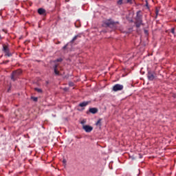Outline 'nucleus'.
Masks as SVG:
<instances>
[{
    "label": "nucleus",
    "instance_id": "1",
    "mask_svg": "<svg viewBox=\"0 0 176 176\" xmlns=\"http://www.w3.org/2000/svg\"><path fill=\"white\" fill-rule=\"evenodd\" d=\"M21 74H23V71H21L20 69L14 71L11 75L12 80L14 82V80H16V79H17V78L21 75Z\"/></svg>",
    "mask_w": 176,
    "mask_h": 176
},
{
    "label": "nucleus",
    "instance_id": "2",
    "mask_svg": "<svg viewBox=\"0 0 176 176\" xmlns=\"http://www.w3.org/2000/svg\"><path fill=\"white\" fill-rule=\"evenodd\" d=\"M3 52H4L5 56H7V57H12V53H10V50H9V47H8V45H3Z\"/></svg>",
    "mask_w": 176,
    "mask_h": 176
},
{
    "label": "nucleus",
    "instance_id": "3",
    "mask_svg": "<svg viewBox=\"0 0 176 176\" xmlns=\"http://www.w3.org/2000/svg\"><path fill=\"white\" fill-rule=\"evenodd\" d=\"M147 78L151 81L154 80L155 78H156V74H155L154 72L148 70L147 73Z\"/></svg>",
    "mask_w": 176,
    "mask_h": 176
},
{
    "label": "nucleus",
    "instance_id": "4",
    "mask_svg": "<svg viewBox=\"0 0 176 176\" xmlns=\"http://www.w3.org/2000/svg\"><path fill=\"white\" fill-rule=\"evenodd\" d=\"M123 88H124L123 85L116 84L113 87L112 90H113V91H121V90H123Z\"/></svg>",
    "mask_w": 176,
    "mask_h": 176
},
{
    "label": "nucleus",
    "instance_id": "5",
    "mask_svg": "<svg viewBox=\"0 0 176 176\" xmlns=\"http://www.w3.org/2000/svg\"><path fill=\"white\" fill-rule=\"evenodd\" d=\"M135 21H138V23H142V15L141 14V11L137 12Z\"/></svg>",
    "mask_w": 176,
    "mask_h": 176
},
{
    "label": "nucleus",
    "instance_id": "6",
    "mask_svg": "<svg viewBox=\"0 0 176 176\" xmlns=\"http://www.w3.org/2000/svg\"><path fill=\"white\" fill-rule=\"evenodd\" d=\"M82 129L85 130L86 133H91V131H93V127L89 125H83Z\"/></svg>",
    "mask_w": 176,
    "mask_h": 176
},
{
    "label": "nucleus",
    "instance_id": "7",
    "mask_svg": "<svg viewBox=\"0 0 176 176\" xmlns=\"http://www.w3.org/2000/svg\"><path fill=\"white\" fill-rule=\"evenodd\" d=\"M79 38H82V34H78L74 36L72 39V41H70L71 45H72L73 43H75V41H76V39H79Z\"/></svg>",
    "mask_w": 176,
    "mask_h": 176
},
{
    "label": "nucleus",
    "instance_id": "8",
    "mask_svg": "<svg viewBox=\"0 0 176 176\" xmlns=\"http://www.w3.org/2000/svg\"><path fill=\"white\" fill-rule=\"evenodd\" d=\"M105 25H107V27H115V25L116 24V23L111 21H106L104 23Z\"/></svg>",
    "mask_w": 176,
    "mask_h": 176
},
{
    "label": "nucleus",
    "instance_id": "9",
    "mask_svg": "<svg viewBox=\"0 0 176 176\" xmlns=\"http://www.w3.org/2000/svg\"><path fill=\"white\" fill-rule=\"evenodd\" d=\"M89 111L90 112V113H93V115L97 113V112H98V109L96 108V107H93V108H89Z\"/></svg>",
    "mask_w": 176,
    "mask_h": 176
},
{
    "label": "nucleus",
    "instance_id": "10",
    "mask_svg": "<svg viewBox=\"0 0 176 176\" xmlns=\"http://www.w3.org/2000/svg\"><path fill=\"white\" fill-rule=\"evenodd\" d=\"M58 65L56 64L54 66V74L55 75H60V72H58Z\"/></svg>",
    "mask_w": 176,
    "mask_h": 176
},
{
    "label": "nucleus",
    "instance_id": "11",
    "mask_svg": "<svg viewBox=\"0 0 176 176\" xmlns=\"http://www.w3.org/2000/svg\"><path fill=\"white\" fill-rule=\"evenodd\" d=\"M38 14H45L46 13V10H45L43 8H39L38 10Z\"/></svg>",
    "mask_w": 176,
    "mask_h": 176
},
{
    "label": "nucleus",
    "instance_id": "12",
    "mask_svg": "<svg viewBox=\"0 0 176 176\" xmlns=\"http://www.w3.org/2000/svg\"><path fill=\"white\" fill-rule=\"evenodd\" d=\"M87 105H89V102H82L78 104V107L83 108V107H87Z\"/></svg>",
    "mask_w": 176,
    "mask_h": 176
},
{
    "label": "nucleus",
    "instance_id": "13",
    "mask_svg": "<svg viewBox=\"0 0 176 176\" xmlns=\"http://www.w3.org/2000/svg\"><path fill=\"white\" fill-rule=\"evenodd\" d=\"M142 24V22L135 21V26L137 27V28H140Z\"/></svg>",
    "mask_w": 176,
    "mask_h": 176
},
{
    "label": "nucleus",
    "instance_id": "14",
    "mask_svg": "<svg viewBox=\"0 0 176 176\" xmlns=\"http://www.w3.org/2000/svg\"><path fill=\"white\" fill-rule=\"evenodd\" d=\"M31 100H32L33 101H34V102H38V98H37V97L32 96V97H31Z\"/></svg>",
    "mask_w": 176,
    "mask_h": 176
},
{
    "label": "nucleus",
    "instance_id": "15",
    "mask_svg": "<svg viewBox=\"0 0 176 176\" xmlns=\"http://www.w3.org/2000/svg\"><path fill=\"white\" fill-rule=\"evenodd\" d=\"M35 91H37V93H43V91L41 89L39 88H34Z\"/></svg>",
    "mask_w": 176,
    "mask_h": 176
},
{
    "label": "nucleus",
    "instance_id": "16",
    "mask_svg": "<svg viewBox=\"0 0 176 176\" xmlns=\"http://www.w3.org/2000/svg\"><path fill=\"white\" fill-rule=\"evenodd\" d=\"M61 61H63V58H59L56 59V60H54V63H61Z\"/></svg>",
    "mask_w": 176,
    "mask_h": 176
},
{
    "label": "nucleus",
    "instance_id": "17",
    "mask_svg": "<svg viewBox=\"0 0 176 176\" xmlns=\"http://www.w3.org/2000/svg\"><path fill=\"white\" fill-rule=\"evenodd\" d=\"M96 126H101V119H99L96 122Z\"/></svg>",
    "mask_w": 176,
    "mask_h": 176
},
{
    "label": "nucleus",
    "instance_id": "18",
    "mask_svg": "<svg viewBox=\"0 0 176 176\" xmlns=\"http://www.w3.org/2000/svg\"><path fill=\"white\" fill-rule=\"evenodd\" d=\"M118 5H122L123 4V0H118L117 1Z\"/></svg>",
    "mask_w": 176,
    "mask_h": 176
},
{
    "label": "nucleus",
    "instance_id": "19",
    "mask_svg": "<svg viewBox=\"0 0 176 176\" xmlns=\"http://www.w3.org/2000/svg\"><path fill=\"white\" fill-rule=\"evenodd\" d=\"M126 3H130V5H131L133 3V0H126Z\"/></svg>",
    "mask_w": 176,
    "mask_h": 176
},
{
    "label": "nucleus",
    "instance_id": "20",
    "mask_svg": "<svg viewBox=\"0 0 176 176\" xmlns=\"http://www.w3.org/2000/svg\"><path fill=\"white\" fill-rule=\"evenodd\" d=\"M170 32L172 33V34H175V29L173 28H172L171 29V30H170Z\"/></svg>",
    "mask_w": 176,
    "mask_h": 176
},
{
    "label": "nucleus",
    "instance_id": "21",
    "mask_svg": "<svg viewBox=\"0 0 176 176\" xmlns=\"http://www.w3.org/2000/svg\"><path fill=\"white\" fill-rule=\"evenodd\" d=\"M67 47H68V44H66L65 46H63V49L65 50V49H67Z\"/></svg>",
    "mask_w": 176,
    "mask_h": 176
},
{
    "label": "nucleus",
    "instance_id": "22",
    "mask_svg": "<svg viewBox=\"0 0 176 176\" xmlns=\"http://www.w3.org/2000/svg\"><path fill=\"white\" fill-rule=\"evenodd\" d=\"M69 86H70L71 87H72L74 86V82H69Z\"/></svg>",
    "mask_w": 176,
    "mask_h": 176
},
{
    "label": "nucleus",
    "instance_id": "23",
    "mask_svg": "<svg viewBox=\"0 0 176 176\" xmlns=\"http://www.w3.org/2000/svg\"><path fill=\"white\" fill-rule=\"evenodd\" d=\"M63 90H64L65 91H68V88H64Z\"/></svg>",
    "mask_w": 176,
    "mask_h": 176
},
{
    "label": "nucleus",
    "instance_id": "24",
    "mask_svg": "<svg viewBox=\"0 0 176 176\" xmlns=\"http://www.w3.org/2000/svg\"><path fill=\"white\" fill-rule=\"evenodd\" d=\"M81 124H85V121H82Z\"/></svg>",
    "mask_w": 176,
    "mask_h": 176
},
{
    "label": "nucleus",
    "instance_id": "25",
    "mask_svg": "<svg viewBox=\"0 0 176 176\" xmlns=\"http://www.w3.org/2000/svg\"><path fill=\"white\" fill-rule=\"evenodd\" d=\"M67 161L65 160H63V163H66Z\"/></svg>",
    "mask_w": 176,
    "mask_h": 176
},
{
    "label": "nucleus",
    "instance_id": "26",
    "mask_svg": "<svg viewBox=\"0 0 176 176\" xmlns=\"http://www.w3.org/2000/svg\"><path fill=\"white\" fill-rule=\"evenodd\" d=\"M8 63H9V60H6V64Z\"/></svg>",
    "mask_w": 176,
    "mask_h": 176
},
{
    "label": "nucleus",
    "instance_id": "27",
    "mask_svg": "<svg viewBox=\"0 0 176 176\" xmlns=\"http://www.w3.org/2000/svg\"><path fill=\"white\" fill-rule=\"evenodd\" d=\"M0 39H2V37H1V35H0Z\"/></svg>",
    "mask_w": 176,
    "mask_h": 176
}]
</instances>
